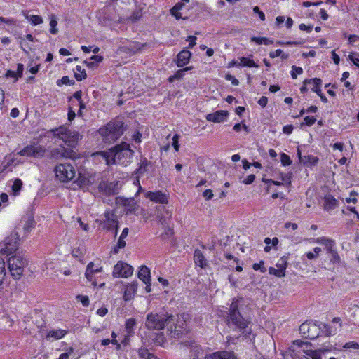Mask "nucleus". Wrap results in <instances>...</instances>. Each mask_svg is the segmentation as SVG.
Segmentation results:
<instances>
[{
  "instance_id": "obj_56",
  "label": "nucleus",
  "mask_w": 359,
  "mask_h": 359,
  "mask_svg": "<svg viewBox=\"0 0 359 359\" xmlns=\"http://www.w3.org/2000/svg\"><path fill=\"white\" fill-rule=\"evenodd\" d=\"M139 355L142 358H149V355H153L152 354L149 353L148 351L145 348H141L139 350Z\"/></svg>"
},
{
  "instance_id": "obj_21",
  "label": "nucleus",
  "mask_w": 359,
  "mask_h": 359,
  "mask_svg": "<svg viewBox=\"0 0 359 359\" xmlns=\"http://www.w3.org/2000/svg\"><path fill=\"white\" fill-rule=\"evenodd\" d=\"M77 183L81 188L88 189L93 183V177L89 174L79 173Z\"/></svg>"
},
{
  "instance_id": "obj_51",
  "label": "nucleus",
  "mask_w": 359,
  "mask_h": 359,
  "mask_svg": "<svg viewBox=\"0 0 359 359\" xmlns=\"http://www.w3.org/2000/svg\"><path fill=\"white\" fill-rule=\"evenodd\" d=\"M179 138L180 136L177 134L172 137V146L176 151H178L180 149Z\"/></svg>"
},
{
  "instance_id": "obj_13",
  "label": "nucleus",
  "mask_w": 359,
  "mask_h": 359,
  "mask_svg": "<svg viewBox=\"0 0 359 359\" xmlns=\"http://www.w3.org/2000/svg\"><path fill=\"white\" fill-rule=\"evenodd\" d=\"M51 156L56 159L60 158H76V154L72 149H66L63 147H61L60 148L53 149L51 151Z\"/></svg>"
},
{
  "instance_id": "obj_57",
  "label": "nucleus",
  "mask_w": 359,
  "mask_h": 359,
  "mask_svg": "<svg viewBox=\"0 0 359 359\" xmlns=\"http://www.w3.org/2000/svg\"><path fill=\"white\" fill-rule=\"evenodd\" d=\"M74 96V97H76L79 100V106H80V110L79 111V115H81V109H83L85 107V106H84V104L82 103V102L81 100L80 93H79V92L75 93Z\"/></svg>"
},
{
  "instance_id": "obj_44",
  "label": "nucleus",
  "mask_w": 359,
  "mask_h": 359,
  "mask_svg": "<svg viewBox=\"0 0 359 359\" xmlns=\"http://www.w3.org/2000/svg\"><path fill=\"white\" fill-rule=\"evenodd\" d=\"M348 59L359 68V54L351 53L348 55Z\"/></svg>"
},
{
  "instance_id": "obj_6",
  "label": "nucleus",
  "mask_w": 359,
  "mask_h": 359,
  "mask_svg": "<svg viewBox=\"0 0 359 359\" xmlns=\"http://www.w3.org/2000/svg\"><path fill=\"white\" fill-rule=\"evenodd\" d=\"M55 177L62 182H67L72 180L76 171L74 168L70 163H60L54 168Z\"/></svg>"
},
{
  "instance_id": "obj_10",
  "label": "nucleus",
  "mask_w": 359,
  "mask_h": 359,
  "mask_svg": "<svg viewBox=\"0 0 359 359\" xmlns=\"http://www.w3.org/2000/svg\"><path fill=\"white\" fill-rule=\"evenodd\" d=\"M133 273V267L130 264L119 261L114 266L112 276L114 278H127Z\"/></svg>"
},
{
  "instance_id": "obj_14",
  "label": "nucleus",
  "mask_w": 359,
  "mask_h": 359,
  "mask_svg": "<svg viewBox=\"0 0 359 359\" xmlns=\"http://www.w3.org/2000/svg\"><path fill=\"white\" fill-rule=\"evenodd\" d=\"M145 197L153 202L161 204H167L168 203V196L161 191H147L145 194Z\"/></svg>"
},
{
  "instance_id": "obj_48",
  "label": "nucleus",
  "mask_w": 359,
  "mask_h": 359,
  "mask_svg": "<svg viewBox=\"0 0 359 359\" xmlns=\"http://www.w3.org/2000/svg\"><path fill=\"white\" fill-rule=\"evenodd\" d=\"M264 262L263 261H260L259 263H255L252 266V269L255 271L260 270L262 272H265L266 271V268L264 266Z\"/></svg>"
},
{
  "instance_id": "obj_64",
  "label": "nucleus",
  "mask_w": 359,
  "mask_h": 359,
  "mask_svg": "<svg viewBox=\"0 0 359 359\" xmlns=\"http://www.w3.org/2000/svg\"><path fill=\"white\" fill-rule=\"evenodd\" d=\"M268 98L265 96H262L259 100L258 104L262 107H264L267 104Z\"/></svg>"
},
{
  "instance_id": "obj_22",
  "label": "nucleus",
  "mask_w": 359,
  "mask_h": 359,
  "mask_svg": "<svg viewBox=\"0 0 359 359\" xmlns=\"http://www.w3.org/2000/svg\"><path fill=\"white\" fill-rule=\"evenodd\" d=\"M298 157L299 161L307 166H315L318 162V158L312 155L302 156L301 151H297Z\"/></svg>"
},
{
  "instance_id": "obj_53",
  "label": "nucleus",
  "mask_w": 359,
  "mask_h": 359,
  "mask_svg": "<svg viewBox=\"0 0 359 359\" xmlns=\"http://www.w3.org/2000/svg\"><path fill=\"white\" fill-rule=\"evenodd\" d=\"M316 118L313 116H306L304 118V123L309 126H312L316 122Z\"/></svg>"
},
{
  "instance_id": "obj_17",
  "label": "nucleus",
  "mask_w": 359,
  "mask_h": 359,
  "mask_svg": "<svg viewBox=\"0 0 359 359\" xmlns=\"http://www.w3.org/2000/svg\"><path fill=\"white\" fill-rule=\"evenodd\" d=\"M191 53L187 50L183 49L177 55L176 65L179 67H182L189 62L191 57Z\"/></svg>"
},
{
  "instance_id": "obj_52",
  "label": "nucleus",
  "mask_w": 359,
  "mask_h": 359,
  "mask_svg": "<svg viewBox=\"0 0 359 359\" xmlns=\"http://www.w3.org/2000/svg\"><path fill=\"white\" fill-rule=\"evenodd\" d=\"M225 79L226 80L231 81V84L233 86H238L239 84L238 80L231 74H226L225 76Z\"/></svg>"
},
{
  "instance_id": "obj_29",
  "label": "nucleus",
  "mask_w": 359,
  "mask_h": 359,
  "mask_svg": "<svg viewBox=\"0 0 359 359\" xmlns=\"http://www.w3.org/2000/svg\"><path fill=\"white\" fill-rule=\"evenodd\" d=\"M25 18L34 26L43 23V18L39 15H29L28 12H23Z\"/></svg>"
},
{
  "instance_id": "obj_50",
  "label": "nucleus",
  "mask_w": 359,
  "mask_h": 359,
  "mask_svg": "<svg viewBox=\"0 0 359 359\" xmlns=\"http://www.w3.org/2000/svg\"><path fill=\"white\" fill-rule=\"evenodd\" d=\"M278 238L276 237L273 238L271 239L270 238H266L264 239V243L266 245H271L273 246H276L278 244Z\"/></svg>"
},
{
  "instance_id": "obj_60",
  "label": "nucleus",
  "mask_w": 359,
  "mask_h": 359,
  "mask_svg": "<svg viewBox=\"0 0 359 359\" xmlns=\"http://www.w3.org/2000/svg\"><path fill=\"white\" fill-rule=\"evenodd\" d=\"M203 196L206 200H210L213 197L212 191L211 189H206L203 191Z\"/></svg>"
},
{
  "instance_id": "obj_18",
  "label": "nucleus",
  "mask_w": 359,
  "mask_h": 359,
  "mask_svg": "<svg viewBox=\"0 0 359 359\" xmlns=\"http://www.w3.org/2000/svg\"><path fill=\"white\" fill-rule=\"evenodd\" d=\"M313 243L324 245L327 252L336 247L335 241L326 236L318 237L313 240Z\"/></svg>"
},
{
  "instance_id": "obj_36",
  "label": "nucleus",
  "mask_w": 359,
  "mask_h": 359,
  "mask_svg": "<svg viewBox=\"0 0 359 359\" xmlns=\"http://www.w3.org/2000/svg\"><path fill=\"white\" fill-rule=\"evenodd\" d=\"M327 253L330 255V262L332 263L339 264L341 262V258L337 251L336 247L327 252Z\"/></svg>"
},
{
  "instance_id": "obj_26",
  "label": "nucleus",
  "mask_w": 359,
  "mask_h": 359,
  "mask_svg": "<svg viewBox=\"0 0 359 359\" xmlns=\"http://www.w3.org/2000/svg\"><path fill=\"white\" fill-rule=\"evenodd\" d=\"M195 264L201 268H205L207 261L200 250H196L194 255Z\"/></svg>"
},
{
  "instance_id": "obj_42",
  "label": "nucleus",
  "mask_w": 359,
  "mask_h": 359,
  "mask_svg": "<svg viewBox=\"0 0 359 359\" xmlns=\"http://www.w3.org/2000/svg\"><path fill=\"white\" fill-rule=\"evenodd\" d=\"M192 67H187L182 69H180L175 72V74L173 75V78H175L177 79H180L182 78L184 76L185 72L192 69Z\"/></svg>"
},
{
  "instance_id": "obj_62",
  "label": "nucleus",
  "mask_w": 359,
  "mask_h": 359,
  "mask_svg": "<svg viewBox=\"0 0 359 359\" xmlns=\"http://www.w3.org/2000/svg\"><path fill=\"white\" fill-rule=\"evenodd\" d=\"M283 53V50L281 49H277L275 51H271L269 53V56L271 58H275L279 57Z\"/></svg>"
},
{
  "instance_id": "obj_4",
  "label": "nucleus",
  "mask_w": 359,
  "mask_h": 359,
  "mask_svg": "<svg viewBox=\"0 0 359 359\" xmlns=\"http://www.w3.org/2000/svg\"><path fill=\"white\" fill-rule=\"evenodd\" d=\"M8 269L15 280H19L23 275L27 260L21 255L11 256L8 261Z\"/></svg>"
},
{
  "instance_id": "obj_20",
  "label": "nucleus",
  "mask_w": 359,
  "mask_h": 359,
  "mask_svg": "<svg viewBox=\"0 0 359 359\" xmlns=\"http://www.w3.org/2000/svg\"><path fill=\"white\" fill-rule=\"evenodd\" d=\"M128 234V229L124 228L122 231V233L118 238V242L116 245L114 247V248L111 250V252L114 254H117L121 249H123L125 248L126 243L125 241V238L127 237Z\"/></svg>"
},
{
  "instance_id": "obj_5",
  "label": "nucleus",
  "mask_w": 359,
  "mask_h": 359,
  "mask_svg": "<svg viewBox=\"0 0 359 359\" xmlns=\"http://www.w3.org/2000/svg\"><path fill=\"white\" fill-rule=\"evenodd\" d=\"M55 137L60 139L67 145L74 147L79 139V134L77 132L72 131L65 126H61L51 130Z\"/></svg>"
},
{
  "instance_id": "obj_11",
  "label": "nucleus",
  "mask_w": 359,
  "mask_h": 359,
  "mask_svg": "<svg viewBox=\"0 0 359 359\" xmlns=\"http://www.w3.org/2000/svg\"><path fill=\"white\" fill-rule=\"evenodd\" d=\"M46 149L41 145L31 144L20 150L18 154L22 156L41 158L44 156Z\"/></svg>"
},
{
  "instance_id": "obj_31",
  "label": "nucleus",
  "mask_w": 359,
  "mask_h": 359,
  "mask_svg": "<svg viewBox=\"0 0 359 359\" xmlns=\"http://www.w3.org/2000/svg\"><path fill=\"white\" fill-rule=\"evenodd\" d=\"M135 326L136 321L134 318L128 319L125 323V332L128 335H133Z\"/></svg>"
},
{
  "instance_id": "obj_27",
  "label": "nucleus",
  "mask_w": 359,
  "mask_h": 359,
  "mask_svg": "<svg viewBox=\"0 0 359 359\" xmlns=\"http://www.w3.org/2000/svg\"><path fill=\"white\" fill-rule=\"evenodd\" d=\"M306 82H309V85L310 86V88L312 91L316 93V94L320 93V86L322 84L320 79L314 78L311 79H306Z\"/></svg>"
},
{
  "instance_id": "obj_19",
  "label": "nucleus",
  "mask_w": 359,
  "mask_h": 359,
  "mask_svg": "<svg viewBox=\"0 0 359 359\" xmlns=\"http://www.w3.org/2000/svg\"><path fill=\"white\" fill-rule=\"evenodd\" d=\"M137 290V283L136 281H133L130 283H128L124 291L123 299L125 301H129L132 299L136 293Z\"/></svg>"
},
{
  "instance_id": "obj_25",
  "label": "nucleus",
  "mask_w": 359,
  "mask_h": 359,
  "mask_svg": "<svg viewBox=\"0 0 359 359\" xmlns=\"http://www.w3.org/2000/svg\"><path fill=\"white\" fill-rule=\"evenodd\" d=\"M252 55L249 57H241L238 58L240 67H256L259 65L252 60Z\"/></svg>"
},
{
  "instance_id": "obj_33",
  "label": "nucleus",
  "mask_w": 359,
  "mask_h": 359,
  "mask_svg": "<svg viewBox=\"0 0 359 359\" xmlns=\"http://www.w3.org/2000/svg\"><path fill=\"white\" fill-rule=\"evenodd\" d=\"M103 57L100 55H93L90 57V60L92 61H84V64L88 67L89 68H95L97 67V64L102 62Z\"/></svg>"
},
{
  "instance_id": "obj_47",
  "label": "nucleus",
  "mask_w": 359,
  "mask_h": 359,
  "mask_svg": "<svg viewBox=\"0 0 359 359\" xmlns=\"http://www.w3.org/2000/svg\"><path fill=\"white\" fill-rule=\"evenodd\" d=\"M76 299L82 304L83 306H88L89 305V298L86 295H78Z\"/></svg>"
},
{
  "instance_id": "obj_49",
  "label": "nucleus",
  "mask_w": 359,
  "mask_h": 359,
  "mask_svg": "<svg viewBox=\"0 0 359 359\" xmlns=\"http://www.w3.org/2000/svg\"><path fill=\"white\" fill-rule=\"evenodd\" d=\"M34 227V222L32 219H27L24 225V229L26 231H31Z\"/></svg>"
},
{
  "instance_id": "obj_39",
  "label": "nucleus",
  "mask_w": 359,
  "mask_h": 359,
  "mask_svg": "<svg viewBox=\"0 0 359 359\" xmlns=\"http://www.w3.org/2000/svg\"><path fill=\"white\" fill-rule=\"evenodd\" d=\"M22 186V182L20 179H15L12 185V192L14 196L19 194Z\"/></svg>"
},
{
  "instance_id": "obj_43",
  "label": "nucleus",
  "mask_w": 359,
  "mask_h": 359,
  "mask_svg": "<svg viewBox=\"0 0 359 359\" xmlns=\"http://www.w3.org/2000/svg\"><path fill=\"white\" fill-rule=\"evenodd\" d=\"M280 162L283 166L290 165L292 163L290 156L285 153H282L280 155Z\"/></svg>"
},
{
  "instance_id": "obj_32",
  "label": "nucleus",
  "mask_w": 359,
  "mask_h": 359,
  "mask_svg": "<svg viewBox=\"0 0 359 359\" xmlns=\"http://www.w3.org/2000/svg\"><path fill=\"white\" fill-rule=\"evenodd\" d=\"M66 334H67V331L65 330L59 329V330H52V331H50L47 334V338L51 337V338H54L55 339H60L63 338Z\"/></svg>"
},
{
  "instance_id": "obj_59",
  "label": "nucleus",
  "mask_w": 359,
  "mask_h": 359,
  "mask_svg": "<svg viewBox=\"0 0 359 359\" xmlns=\"http://www.w3.org/2000/svg\"><path fill=\"white\" fill-rule=\"evenodd\" d=\"M77 222L79 224L80 227L83 231H85L86 232L89 231V226H88V224L83 222L81 218H77Z\"/></svg>"
},
{
  "instance_id": "obj_15",
  "label": "nucleus",
  "mask_w": 359,
  "mask_h": 359,
  "mask_svg": "<svg viewBox=\"0 0 359 359\" xmlns=\"http://www.w3.org/2000/svg\"><path fill=\"white\" fill-rule=\"evenodd\" d=\"M229 116V112L225 110H219L214 113L206 115L205 118L208 121L213 123H222Z\"/></svg>"
},
{
  "instance_id": "obj_2",
  "label": "nucleus",
  "mask_w": 359,
  "mask_h": 359,
  "mask_svg": "<svg viewBox=\"0 0 359 359\" xmlns=\"http://www.w3.org/2000/svg\"><path fill=\"white\" fill-rule=\"evenodd\" d=\"M133 151L127 143H122L108 151L96 153L94 156H101L107 165L119 164L126 165L130 162Z\"/></svg>"
},
{
  "instance_id": "obj_63",
  "label": "nucleus",
  "mask_w": 359,
  "mask_h": 359,
  "mask_svg": "<svg viewBox=\"0 0 359 359\" xmlns=\"http://www.w3.org/2000/svg\"><path fill=\"white\" fill-rule=\"evenodd\" d=\"M299 29L302 30V31H306L307 32H311L312 29H313V26L312 25H306L305 24H300L299 26Z\"/></svg>"
},
{
  "instance_id": "obj_7",
  "label": "nucleus",
  "mask_w": 359,
  "mask_h": 359,
  "mask_svg": "<svg viewBox=\"0 0 359 359\" xmlns=\"http://www.w3.org/2000/svg\"><path fill=\"white\" fill-rule=\"evenodd\" d=\"M20 238L17 233H11L0 243V252L10 255L15 252L19 246Z\"/></svg>"
},
{
  "instance_id": "obj_9",
  "label": "nucleus",
  "mask_w": 359,
  "mask_h": 359,
  "mask_svg": "<svg viewBox=\"0 0 359 359\" xmlns=\"http://www.w3.org/2000/svg\"><path fill=\"white\" fill-rule=\"evenodd\" d=\"M241 300V299H238L231 303L229 309V315L232 323L238 327L243 329L246 327L248 322L241 316L240 313L238 311V305Z\"/></svg>"
},
{
  "instance_id": "obj_45",
  "label": "nucleus",
  "mask_w": 359,
  "mask_h": 359,
  "mask_svg": "<svg viewBox=\"0 0 359 359\" xmlns=\"http://www.w3.org/2000/svg\"><path fill=\"white\" fill-rule=\"evenodd\" d=\"M303 69L300 67L292 66L291 71V76L292 79H296L297 75L302 74Z\"/></svg>"
},
{
  "instance_id": "obj_58",
  "label": "nucleus",
  "mask_w": 359,
  "mask_h": 359,
  "mask_svg": "<svg viewBox=\"0 0 359 359\" xmlns=\"http://www.w3.org/2000/svg\"><path fill=\"white\" fill-rule=\"evenodd\" d=\"M23 70H24L23 65L18 64V67H17V71L15 72V73L18 75V76H16V80H18V79L22 76Z\"/></svg>"
},
{
  "instance_id": "obj_30",
  "label": "nucleus",
  "mask_w": 359,
  "mask_h": 359,
  "mask_svg": "<svg viewBox=\"0 0 359 359\" xmlns=\"http://www.w3.org/2000/svg\"><path fill=\"white\" fill-rule=\"evenodd\" d=\"M123 205L127 212H133L138 207L137 202L133 198L126 199Z\"/></svg>"
},
{
  "instance_id": "obj_28",
  "label": "nucleus",
  "mask_w": 359,
  "mask_h": 359,
  "mask_svg": "<svg viewBox=\"0 0 359 359\" xmlns=\"http://www.w3.org/2000/svg\"><path fill=\"white\" fill-rule=\"evenodd\" d=\"M104 219L102 222L103 228L109 229L115 225V220L110 212H104Z\"/></svg>"
},
{
  "instance_id": "obj_46",
  "label": "nucleus",
  "mask_w": 359,
  "mask_h": 359,
  "mask_svg": "<svg viewBox=\"0 0 359 359\" xmlns=\"http://www.w3.org/2000/svg\"><path fill=\"white\" fill-rule=\"evenodd\" d=\"M343 348L344 349H355V350H358V349H359V344L355 342V341H348V342H346L343 346Z\"/></svg>"
},
{
  "instance_id": "obj_8",
  "label": "nucleus",
  "mask_w": 359,
  "mask_h": 359,
  "mask_svg": "<svg viewBox=\"0 0 359 359\" xmlns=\"http://www.w3.org/2000/svg\"><path fill=\"white\" fill-rule=\"evenodd\" d=\"M102 271L103 267L100 263L90 262L86 266L85 277L88 282L91 283L93 287L99 286L100 287H102L104 285V283H103L98 285L96 277V275L102 273Z\"/></svg>"
},
{
  "instance_id": "obj_3",
  "label": "nucleus",
  "mask_w": 359,
  "mask_h": 359,
  "mask_svg": "<svg viewBox=\"0 0 359 359\" xmlns=\"http://www.w3.org/2000/svg\"><path fill=\"white\" fill-rule=\"evenodd\" d=\"M123 132V123L119 121H111L99 130V133L103 140L109 143L116 140Z\"/></svg>"
},
{
  "instance_id": "obj_1",
  "label": "nucleus",
  "mask_w": 359,
  "mask_h": 359,
  "mask_svg": "<svg viewBox=\"0 0 359 359\" xmlns=\"http://www.w3.org/2000/svg\"><path fill=\"white\" fill-rule=\"evenodd\" d=\"M180 320H177V324H175V319L172 315L150 313L147 316L145 326L149 330H157L166 327L168 334L175 337L182 334L180 330L182 325H180Z\"/></svg>"
},
{
  "instance_id": "obj_34",
  "label": "nucleus",
  "mask_w": 359,
  "mask_h": 359,
  "mask_svg": "<svg viewBox=\"0 0 359 359\" xmlns=\"http://www.w3.org/2000/svg\"><path fill=\"white\" fill-rule=\"evenodd\" d=\"M74 76L77 81H82L86 78V73L84 69L77 65L74 69Z\"/></svg>"
},
{
  "instance_id": "obj_37",
  "label": "nucleus",
  "mask_w": 359,
  "mask_h": 359,
  "mask_svg": "<svg viewBox=\"0 0 359 359\" xmlns=\"http://www.w3.org/2000/svg\"><path fill=\"white\" fill-rule=\"evenodd\" d=\"M49 20H50V32L52 34H57L58 29H57V21L56 16L55 15H50L49 16Z\"/></svg>"
},
{
  "instance_id": "obj_61",
  "label": "nucleus",
  "mask_w": 359,
  "mask_h": 359,
  "mask_svg": "<svg viewBox=\"0 0 359 359\" xmlns=\"http://www.w3.org/2000/svg\"><path fill=\"white\" fill-rule=\"evenodd\" d=\"M255 179V175H250L246 178H245L243 181V182L245 184H252Z\"/></svg>"
},
{
  "instance_id": "obj_54",
  "label": "nucleus",
  "mask_w": 359,
  "mask_h": 359,
  "mask_svg": "<svg viewBox=\"0 0 359 359\" xmlns=\"http://www.w3.org/2000/svg\"><path fill=\"white\" fill-rule=\"evenodd\" d=\"M165 338L163 334H159L155 339V343L158 345L163 346L165 343Z\"/></svg>"
},
{
  "instance_id": "obj_12",
  "label": "nucleus",
  "mask_w": 359,
  "mask_h": 359,
  "mask_svg": "<svg viewBox=\"0 0 359 359\" xmlns=\"http://www.w3.org/2000/svg\"><path fill=\"white\" fill-rule=\"evenodd\" d=\"M276 268L270 267L269 273L278 278H283L285 276V270L287 267V258L285 256L280 257L276 264Z\"/></svg>"
},
{
  "instance_id": "obj_23",
  "label": "nucleus",
  "mask_w": 359,
  "mask_h": 359,
  "mask_svg": "<svg viewBox=\"0 0 359 359\" xmlns=\"http://www.w3.org/2000/svg\"><path fill=\"white\" fill-rule=\"evenodd\" d=\"M323 200V208L326 211L334 210L339 205L338 201L331 195H326Z\"/></svg>"
},
{
  "instance_id": "obj_35",
  "label": "nucleus",
  "mask_w": 359,
  "mask_h": 359,
  "mask_svg": "<svg viewBox=\"0 0 359 359\" xmlns=\"http://www.w3.org/2000/svg\"><path fill=\"white\" fill-rule=\"evenodd\" d=\"M250 41L252 42L256 43L258 45H261V44L269 45V44H272L273 43V40H270L266 37L252 36V37H251Z\"/></svg>"
},
{
  "instance_id": "obj_38",
  "label": "nucleus",
  "mask_w": 359,
  "mask_h": 359,
  "mask_svg": "<svg viewBox=\"0 0 359 359\" xmlns=\"http://www.w3.org/2000/svg\"><path fill=\"white\" fill-rule=\"evenodd\" d=\"M305 354L308 356L306 359H321V351L320 350H306Z\"/></svg>"
},
{
  "instance_id": "obj_40",
  "label": "nucleus",
  "mask_w": 359,
  "mask_h": 359,
  "mask_svg": "<svg viewBox=\"0 0 359 359\" xmlns=\"http://www.w3.org/2000/svg\"><path fill=\"white\" fill-rule=\"evenodd\" d=\"M321 252L322 250L320 247H315L313 248V252H308L305 253L304 255L307 257L308 259L312 260L316 259Z\"/></svg>"
},
{
  "instance_id": "obj_16",
  "label": "nucleus",
  "mask_w": 359,
  "mask_h": 359,
  "mask_svg": "<svg viewBox=\"0 0 359 359\" xmlns=\"http://www.w3.org/2000/svg\"><path fill=\"white\" fill-rule=\"evenodd\" d=\"M204 359H238L233 351H217L212 354L206 355Z\"/></svg>"
},
{
  "instance_id": "obj_41",
  "label": "nucleus",
  "mask_w": 359,
  "mask_h": 359,
  "mask_svg": "<svg viewBox=\"0 0 359 359\" xmlns=\"http://www.w3.org/2000/svg\"><path fill=\"white\" fill-rule=\"evenodd\" d=\"M6 276V264L2 258H0V286L4 283Z\"/></svg>"
},
{
  "instance_id": "obj_55",
  "label": "nucleus",
  "mask_w": 359,
  "mask_h": 359,
  "mask_svg": "<svg viewBox=\"0 0 359 359\" xmlns=\"http://www.w3.org/2000/svg\"><path fill=\"white\" fill-rule=\"evenodd\" d=\"M253 11H254V13H257V15H259V17L262 21L265 20V15L262 11H260V9L259 8L258 6H255L253 8Z\"/></svg>"
},
{
  "instance_id": "obj_24",
  "label": "nucleus",
  "mask_w": 359,
  "mask_h": 359,
  "mask_svg": "<svg viewBox=\"0 0 359 359\" xmlns=\"http://www.w3.org/2000/svg\"><path fill=\"white\" fill-rule=\"evenodd\" d=\"M137 276L140 278V280H141L143 283L150 282V269L147 266H141L140 267Z\"/></svg>"
}]
</instances>
